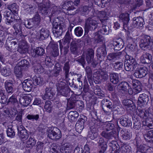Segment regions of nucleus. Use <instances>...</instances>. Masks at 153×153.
<instances>
[{"instance_id": "ea45409f", "label": "nucleus", "mask_w": 153, "mask_h": 153, "mask_svg": "<svg viewBox=\"0 0 153 153\" xmlns=\"http://www.w3.org/2000/svg\"><path fill=\"white\" fill-rule=\"evenodd\" d=\"M98 16L100 18V20L101 23L106 24L108 17L105 11H100L98 13Z\"/></svg>"}, {"instance_id": "aec40b11", "label": "nucleus", "mask_w": 153, "mask_h": 153, "mask_svg": "<svg viewBox=\"0 0 153 153\" xmlns=\"http://www.w3.org/2000/svg\"><path fill=\"white\" fill-rule=\"evenodd\" d=\"M32 98V96L28 94L20 98L19 102L20 104L24 106H27L30 104Z\"/></svg>"}, {"instance_id": "39448f33", "label": "nucleus", "mask_w": 153, "mask_h": 153, "mask_svg": "<svg viewBox=\"0 0 153 153\" xmlns=\"http://www.w3.org/2000/svg\"><path fill=\"white\" fill-rule=\"evenodd\" d=\"M50 3L48 0L43 1L42 3H40L38 6L41 13L44 15H47L50 12Z\"/></svg>"}, {"instance_id": "c03bdc74", "label": "nucleus", "mask_w": 153, "mask_h": 153, "mask_svg": "<svg viewBox=\"0 0 153 153\" xmlns=\"http://www.w3.org/2000/svg\"><path fill=\"white\" fill-rule=\"evenodd\" d=\"M102 29H100L98 31L103 35H108L109 33V28L106 24L102 23Z\"/></svg>"}, {"instance_id": "338daca9", "label": "nucleus", "mask_w": 153, "mask_h": 153, "mask_svg": "<svg viewBox=\"0 0 153 153\" xmlns=\"http://www.w3.org/2000/svg\"><path fill=\"white\" fill-rule=\"evenodd\" d=\"M71 39L69 31L68 30L64 38V42L62 43L69 44Z\"/></svg>"}, {"instance_id": "69168bd1", "label": "nucleus", "mask_w": 153, "mask_h": 153, "mask_svg": "<svg viewBox=\"0 0 153 153\" xmlns=\"http://www.w3.org/2000/svg\"><path fill=\"white\" fill-rule=\"evenodd\" d=\"M31 19L36 26H37L39 25L41 20L40 16L37 12Z\"/></svg>"}, {"instance_id": "e433bc0d", "label": "nucleus", "mask_w": 153, "mask_h": 153, "mask_svg": "<svg viewBox=\"0 0 153 153\" xmlns=\"http://www.w3.org/2000/svg\"><path fill=\"white\" fill-rule=\"evenodd\" d=\"M149 100V98L148 95L145 94H143L140 95L138 99V103L140 104L147 103Z\"/></svg>"}, {"instance_id": "4c0bfd02", "label": "nucleus", "mask_w": 153, "mask_h": 153, "mask_svg": "<svg viewBox=\"0 0 153 153\" xmlns=\"http://www.w3.org/2000/svg\"><path fill=\"white\" fill-rule=\"evenodd\" d=\"M146 140L148 142L153 143V130L148 131L144 135Z\"/></svg>"}, {"instance_id": "f704fd0d", "label": "nucleus", "mask_w": 153, "mask_h": 153, "mask_svg": "<svg viewBox=\"0 0 153 153\" xmlns=\"http://www.w3.org/2000/svg\"><path fill=\"white\" fill-rule=\"evenodd\" d=\"M79 116L78 113L76 111H71L69 112L68 117L70 122L75 121Z\"/></svg>"}, {"instance_id": "bb28decb", "label": "nucleus", "mask_w": 153, "mask_h": 153, "mask_svg": "<svg viewBox=\"0 0 153 153\" xmlns=\"http://www.w3.org/2000/svg\"><path fill=\"white\" fill-rule=\"evenodd\" d=\"M122 56V53L120 52L116 53H110L107 56V59L109 60L115 61L116 60L118 59L121 58Z\"/></svg>"}, {"instance_id": "4be33fe9", "label": "nucleus", "mask_w": 153, "mask_h": 153, "mask_svg": "<svg viewBox=\"0 0 153 153\" xmlns=\"http://www.w3.org/2000/svg\"><path fill=\"white\" fill-rule=\"evenodd\" d=\"M137 151L141 153H152L153 147H149L146 145H140L137 147Z\"/></svg>"}, {"instance_id": "6e6552de", "label": "nucleus", "mask_w": 153, "mask_h": 153, "mask_svg": "<svg viewBox=\"0 0 153 153\" xmlns=\"http://www.w3.org/2000/svg\"><path fill=\"white\" fill-rule=\"evenodd\" d=\"M48 136L51 139L56 140L59 139L62 136L60 130L57 128L49 129L48 132Z\"/></svg>"}, {"instance_id": "5fc2aeb1", "label": "nucleus", "mask_w": 153, "mask_h": 153, "mask_svg": "<svg viewBox=\"0 0 153 153\" xmlns=\"http://www.w3.org/2000/svg\"><path fill=\"white\" fill-rule=\"evenodd\" d=\"M106 106H103L102 107V108L104 112L106 114L108 115H110L112 110L113 105L112 104H109Z\"/></svg>"}, {"instance_id": "9d476101", "label": "nucleus", "mask_w": 153, "mask_h": 153, "mask_svg": "<svg viewBox=\"0 0 153 153\" xmlns=\"http://www.w3.org/2000/svg\"><path fill=\"white\" fill-rule=\"evenodd\" d=\"M93 77L100 80L106 81L108 78L106 71L102 70L97 71L94 73Z\"/></svg>"}, {"instance_id": "c85d7f7f", "label": "nucleus", "mask_w": 153, "mask_h": 153, "mask_svg": "<svg viewBox=\"0 0 153 153\" xmlns=\"http://www.w3.org/2000/svg\"><path fill=\"white\" fill-rule=\"evenodd\" d=\"M123 104L126 107V108L130 110H132L135 108V106L133 102L131 100L126 99L122 101Z\"/></svg>"}, {"instance_id": "4468645a", "label": "nucleus", "mask_w": 153, "mask_h": 153, "mask_svg": "<svg viewBox=\"0 0 153 153\" xmlns=\"http://www.w3.org/2000/svg\"><path fill=\"white\" fill-rule=\"evenodd\" d=\"M119 20L123 22V28L126 30L128 28V25L129 21V14L127 13H123L119 16Z\"/></svg>"}, {"instance_id": "ddd939ff", "label": "nucleus", "mask_w": 153, "mask_h": 153, "mask_svg": "<svg viewBox=\"0 0 153 153\" xmlns=\"http://www.w3.org/2000/svg\"><path fill=\"white\" fill-rule=\"evenodd\" d=\"M148 68L144 67L136 70L134 74V76L137 78H142L144 77L148 74Z\"/></svg>"}, {"instance_id": "e2e57ef3", "label": "nucleus", "mask_w": 153, "mask_h": 153, "mask_svg": "<svg viewBox=\"0 0 153 153\" xmlns=\"http://www.w3.org/2000/svg\"><path fill=\"white\" fill-rule=\"evenodd\" d=\"M24 6L27 7V9L25 10V11L27 13L33 14L34 11H36V8L35 7L30 6L27 4L25 5Z\"/></svg>"}, {"instance_id": "864d4df0", "label": "nucleus", "mask_w": 153, "mask_h": 153, "mask_svg": "<svg viewBox=\"0 0 153 153\" xmlns=\"http://www.w3.org/2000/svg\"><path fill=\"white\" fill-rule=\"evenodd\" d=\"M71 4H73V2L71 1H65L61 6L63 12L66 13L70 7V6L71 5Z\"/></svg>"}, {"instance_id": "5701e85b", "label": "nucleus", "mask_w": 153, "mask_h": 153, "mask_svg": "<svg viewBox=\"0 0 153 153\" xmlns=\"http://www.w3.org/2000/svg\"><path fill=\"white\" fill-rule=\"evenodd\" d=\"M120 122L122 125L125 127L130 126L132 125L131 120L129 119L128 116L126 115L120 117Z\"/></svg>"}, {"instance_id": "a18cd8bd", "label": "nucleus", "mask_w": 153, "mask_h": 153, "mask_svg": "<svg viewBox=\"0 0 153 153\" xmlns=\"http://www.w3.org/2000/svg\"><path fill=\"white\" fill-rule=\"evenodd\" d=\"M109 65L110 67H113L116 70H120L122 69L123 66V62H117L114 63H111Z\"/></svg>"}, {"instance_id": "2f4dec72", "label": "nucleus", "mask_w": 153, "mask_h": 153, "mask_svg": "<svg viewBox=\"0 0 153 153\" xmlns=\"http://www.w3.org/2000/svg\"><path fill=\"white\" fill-rule=\"evenodd\" d=\"M28 46L25 42L20 43L18 51L20 53H25L28 51Z\"/></svg>"}, {"instance_id": "680f3d73", "label": "nucleus", "mask_w": 153, "mask_h": 153, "mask_svg": "<svg viewBox=\"0 0 153 153\" xmlns=\"http://www.w3.org/2000/svg\"><path fill=\"white\" fill-rule=\"evenodd\" d=\"M76 8L74 7L73 5H71L70 7L66 13L70 15H74L77 12Z\"/></svg>"}, {"instance_id": "37998d69", "label": "nucleus", "mask_w": 153, "mask_h": 153, "mask_svg": "<svg viewBox=\"0 0 153 153\" xmlns=\"http://www.w3.org/2000/svg\"><path fill=\"white\" fill-rule=\"evenodd\" d=\"M49 46H51L52 49L51 53L52 56L54 57L57 56L59 54L58 45L56 44L52 45L51 43H50Z\"/></svg>"}, {"instance_id": "a211bd4d", "label": "nucleus", "mask_w": 153, "mask_h": 153, "mask_svg": "<svg viewBox=\"0 0 153 153\" xmlns=\"http://www.w3.org/2000/svg\"><path fill=\"white\" fill-rule=\"evenodd\" d=\"M131 84L133 88V91L135 94L140 92L142 91V86L140 82L137 80H132Z\"/></svg>"}, {"instance_id": "052dcab7", "label": "nucleus", "mask_w": 153, "mask_h": 153, "mask_svg": "<svg viewBox=\"0 0 153 153\" xmlns=\"http://www.w3.org/2000/svg\"><path fill=\"white\" fill-rule=\"evenodd\" d=\"M34 71L37 74H41L44 71V68L39 64H37L34 66Z\"/></svg>"}, {"instance_id": "de8ad7c7", "label": "nucleus", "mask_w": 153, "mask_h": 153, "mask_svg": "<svg viewBox=\"0 0 153 153\" xmlns=\"http://www.w3.org/2000/svg\"><path fill=\"white\" fill-rule=\"evenodd\" d=\"M36 140L34 137H30L26 142L27 146L28 147H33L36 144Z\"/></svg>"}, {"instance_id": "7ed1b4c3", "label": "nucleus", "mask_w": 153, "mask_h": 153, "mask_svg": "<svg viewBox=\"0 0 153 153\" xmlns=\"http://www.w3.org/2000/svg\"><path fill=\"white\" fill-rule=\"evenodd\" d=\"M56 87L58 94L62 96L67 97L70 94V89L65 82H60L56 84Z\"/></svg>"}, {"instance_id": "0eeeda50", "label": "nucleus", "mask_w": 153, "mask_h": 153, "mask_svg": "<svg viewBox=\"0 0 153 153\" xmlns=\"http://www.w3.org/2000/svg\"><path fill=\"white\" fill-rule=\"evenodd\" d=\"M12 23L13 24V27L14 30L13 33L14 35L19 38L21 37L22 34L21 31L22 23L21 21L19 20H14Z\"/></svg>"}, {"instance_id": "a19ab883", "label": "nucleus", "mask_w": 153, "mask_h": 153, "mask_svg": "<svg viewBox=\"0 0 153 153\" xmlns=\"http://www.w3.org/2000/svg\"><path fill=\"white\" fill-rule=\"evenodd\" d=\"M44 107L46 111L49 113H51L53 110V103L50 101H47L45 102Z\"/></svg>"}, {"instance_id": "1a4fd4ad", "label": "nucleus", "mask_w": 153, "mask_h": 153, "mask_svg": "<svg viewBox=\"0 0 153 153\" xmlns=\"http://www.w3.org/2000/svg\"><path fill=\"white\" fill-rule=\"evenodd\" d=\"M100 135L104 138L107 142L111 140L115 139L117 134L115 131H103L101 133Z\"/></svg>"}, {"instance_id": "8fccbe9b", "label": "nucleus", "mask_w": 153, "mask_h": 153, "mask_svg": "<svg viewBox=\"0 0 153 153\" xmlns=\"http://www.w3.org/2000/svg\"><path fill=\"white\" fill-rule=\"evenodd\" d=\"M4 15L5 17H7L6 19L7 21L6 23L7 24H11L14 21V20H15L12 18V15L10 12L5 11L4 12Z\"/></svg>"}, {"instance_id": "603ef678", "label": "nucleus", "mask_w": 153, "mask_h": 153, "mask_svg": "<svg viewBox=\"0 0 153 153\" xmlns=\"http://www.w3.org/2000/svg\"><path fill=\"white\" fill-rule=\"evenodd\" d=\"M61 66V65L58 63H56V64L53 73L54 76H57L59 75V72L62 71Z\"/></svg>"}, {"instance_id": "393cba45", "label": "nucleus", "mask_w": 153, "mask_h": 153, "mask_svg": "<svg viewBox=\"0 0 153 153\" xmlns=\"http://www.w3.org/2000/svg\"><path fill=\"white\" fill-rule=\"evenodd\" d=\"M141 60L144 64H150L152 62V56L149 53H146L143 54L141 57Z\"/></svg>"}, {"instance_id": "49530a36", "label": "nucleus", "mask_w": 153, "mask_h": 153, "mask_svg": "<svg viewBox=\"0 0 153 153\" xmlns=\"http://www.w3.org/2000/svg\"><path fill=\"white\" fill-rule=\"evenodd\" d=\"M35 54L34 56V57H36L39 56H42L45 53V50L43 48L39 47L34 49L33 53Z\"/></svg>"}, {"instance_id": "79ce46f5", "label": "nucleus", "mask_w": 153, "mask_h": 153, "mask_svg": "<svg viewBox=\"0 0 153 153\" xmlns=\"http://www.w3.org/2000/svg\"><path fill=\"white\" fill-rule=\"evenodd\" d=\"M118 87L120 89L124 91H127L130 88L128 83L126 82H122L118 85Z\"/></svg>"}, {"instance_id": "cd10ccee", "label": "nucleus", "mask_w": 153, "mask_h": 153, "mask_svg": "<svg viewBox=\"0 0 153 153\" xmlns=\"http://www.w3.org/2000/svg\"><path fill=\"white\" fill-rule=\"evenodd\" d=\"M76 100L74 96H71L69 99L68 100L67 107L68 109L73 108L76 105Z\"/></svg>"}, {"instance_id": "473e14b6", "label": "nucleus", "mask_w": 153, "mask_h": 153, "mask_svg": "<svg viewBox=\"0 0 153 153\" xmlns=\"http://www.w3.org/2000/svg\"><path fill=\"white\" fill-rule=\"evenodd\" d=\"M77 42L75 40H73L70 44V50L72 53L76 54L78 53Z\"/></svg>"}, {"instance_id": "9b49d317", "label": "nucleus", "mask_w": 153, "mask_h": 153, "mask_svg": "<svg viewBox=\"0 0 153 153\" xmlns=\"http://www.w3.org/2000/svg\"><path fill=\"white\" fill-rule=\"evenodd\" d=\"M39 33L36 36V39L39 41L44 40L48 37L49 35V30L45 28H42L39 30Z\"/></svg>"}, {"instance_id": "f03ea898", "label": "nucleus", "mask_w": 153, "mask_h": 153, "mask_svg": "<svg viewBox=\"0 0 153 153\" xmlns=\"http://www.w3.org/2000/svg\"><path fill=\"white\" fill-rule=\"evenodd\" d=\"M4 91L0 89V102L3 104L7 103V104H11L15 105L18 103V101L16 97L14 95H13L10 97L8 100L7 101V99L6 97L4 94Z\"/></svg>"}, {"instance_id": "3c124183", "label": "nucleus", "mask_w": 153, "mask_h": 153, "mask_svg": "<svg viewBox=\"0 0 153 153\" xmlns=\"http://www.w3.org/2000/svg\"><path fill=\"white\" fill-rule=\"evenodd\" d=\"M29 64V62L27 60L24 59L21 60L18 63L17 66L20 67L23 70L28 68Z\"/></svg>"}, {"instance_id": "4d7b16f0", "label": "nucleus", "mask_w": 153, "mask_h": 153, "mask_svg": "<svg viewBox=\"0 0 153 153\" xmlns=\"http://www.w3.org/2000/svg\"><path fill=\"white\" fill-rule=\"evenodd\" d=\"M44 144L42 142L39 141L37 142L36 145V151L37 153H42Z\"/></svg>"}, {"instance_id": "c9c22d12", "label": "nucleus", "mask_w": 153, "mask_h": 153, "mask_svg": "<svg viewBox=\"0 0 153 153\" xmlns=\"http://www.w3.org/2000/svg\"><path fill=\"white\" fill-rule=\"evenodd\" d=\"M125 62L131 64L136 67H137V64L135 59L132 56L128 55H127L126 56Z\"/></svg>"}, {"instance_id": "2eb2a0df", "label": "nucleus", "mask_w": 153, "mask_h": 153, "mask_svg": "<svg viewBox=\"0 0 153 153\" xmlns=\"http://www.w3.org/2000/svg\"><path fill=\"white\" fill-rule=\"evenodd\" d=\"M18 131V135L22 140H24L28 138L29 134H27V131L22 126L17 127Z\"/></svg>"}, {"instance_id": "72a5a7b5", "label": "nucleus", "mask_w": 153, "mask_h": 153, "mask_svg": "<svg viewBox=\"0 0 153 153\" xmlns=\"http://www.w3.org/2000/svg\"><path fill=\"white\" fill-rule=\"evenodd\" d=\"M60 49L61 53L64 55H66L69 51V45L68 43H60Z\"/></svg>"}, {"instance_id": "f8f14e48", "label": "nucleus", "mask_w": 153, "mask_h": 153, "mask_svg": "<svg viewBox=\"0 0 153 153\" xmlns=\"http://www.w3.org/2000/svg\"><path fill=\"white\" fill-rule=\"evenodd\" d=\"M144 24L143 19L140 16L134 17L132 19V25L134 27L142 29Z\"/></svg>"}, {"instance_id": "20e7f679", "label": "nucleus", "mask_w": 153, "mask_h": 153, "mask_svg": "<svg viewBox=\"0 0 153 153\" xmlns=\"http://www.w3.org/2000/svg\"><path fill=\"white\" fill-rule=\"evenodd\" d=\"M152 45H153V38L149 36L145 35L140 40V46L143 50L149 49Z\"/></svg>"}, {"instance_id": "bf43d9fd", "label": "nucleus", "mask_w": 153, "mask_h": 153, "mask_svg": "<svg viewBox=\"0 0 153 153\" xmlns=\"http://www.w3.org/2000/svg\"><path fill=\"white\" fill-rule=\"evenodd\" d=\"M22 70V69L19 67L17 66L16 67L14 70V73L16 77L18 78H21L23 76Z\"/></svg>"}, {"instance_id": "c756f323", "label": "nucleus", "mask_w": 153, "mask_h": 153, "mask_svg": "<svg viewBox=\"0 0 153 153\" xmlns=\"http://www.w3.org/2000/svg\"><path fill=\"white\" fill-rule=\"evenodd\" d=\"M94 51L92 49H89L88 50L86 55V60L88 63H91L94 59Z\"/></svg>"}, {"instance_id": "774afa93", "label": "nucleus", "mask_w": 153, "mask_h": 153, "mask_svg": "<svg viewBox=\"0 0 153 153\" xmlns=\"http://www.w3.org/2000/svg\"><path fill=\"white\" fill-rule=\"evenodd\" d=\"M11 73V70L10 68H4L1 70V73L3 76H7L10 75Z\"/></svg>"}, {"instance_id": "423d86ee", "label": "nucleus", "mask_w": 153, "mask_h": 153, "mask_svg": "<svg viewBox=\"0 0 153 153\" xmlns=\"http://www.w3.org/2000/svg\"><path fill=\"white\" fill-rule=\"evenodd\" d=\"M98 24L96 20L89 17L85 20L84 29L88 30H94L97 27Z\"/></svg>"}, {"instance_id": "f3484780", "label": "nucleus", "mask_w": 153, "mask_h": 153, "mask_svg": "<svg viewBox=\"0 0 153 153\" xmlns=\"http://www.w3.org/2000/svg\"><path fill=\"white\" fill-rule=\"evenodd\" d=\"M55 93L53 90V89L51 87H46L45 90V94L42 96L43 100H45L48 99H52L55 95Z\"/></svg>"}, {"instance_id": "412c9836", "label": "nucleus", "mask_w": 153, "mask_h": 153, "mask_svg": "<svg viewBox=\"0 0 153 153\" xmlns=\"http://www.w3.org/2000/svg\"><path fill=\"white\" fill-rule=\"evenodd\" d=\"M4 86L6 92L8 94H12L14 91V85L11 80L6 81L4 83Z\"/></svg>"}, {"instance_id": "58836bf2", "label": "nucleus", "mask_w": 153, "mask_h": 153, "mask_svg": "<svg viewBox=\"0 0 153 153\" xmlns=\"http://www.w3.org/2000/svg\"><path fill=\"white\" fill-rule=\"evenodd\" d=\"M33 84L35 85H41L43 84V79L40 76H35L33 78Z\"/></svg>"}, {"instance_id": "7c9ffc66", "label": "nucleus", "mask_w": 153, "mask_h": 153, "mask_svg": "<svg viewBox=\"0 0 153 153\" xmlns=\"http://www.w3.org/2000/svg\"><path fill=\"white\" fill-rule=\"evenodd\" d=\"M110 81L113 84H116L119 81V74L116 73H111L109 75Z\"/></svg>"}, {"instance_id": "09e8293b", "label": "nucleus", "mask_w": 153, "mask_h": 153, "mask_svg": "<svg viewBox=\"0 0 153 153\" xmlns=\"http://www.w3.org/2000/svg\"><path fill=\"white\" fill-rule=\"evenodd\" d=\"M121 153H132L131 147L128 145H124L120 148Z\"/></svg>"}, {"instance_id": "6ab92c4d", "label": "nucleus", "mask_w": 153, "mask_h": 153, "mask_svg": "<svg viewBox=\"0 0 153 153\" xmlns=\"http://www.w3.org/2000/svg\"><path fill=\"white\" fill-rule=\"evenodd\" d=\"M33 83L30 79H27L22 82V87L26 92H30L33 87Z\"/></svg>"}, {"instance_id": "b1692460", "label": "nucleus", "mask_w": 153, "mask_h": 153, "mask_svg": "<svg viewBox=\"0 0 153 153\" xmlns=\"http://www.w3.org/2000/svg\"><path fill=\"white\" fill-rule=\"evenodd\" d=\"M113 49L115 51H119L123 48L124 45L123 40L121 39H119L113 43Z\"/></svg>"}, {"instance_id": "13d9d810", "label": "nucleus", "mask_w": 153, "mask_h": 153, "mask_svg": "<svg viewBox=\"0 0 153 153\" xmlns=\"http://www.w3.org/2000/svg\"><path fill=\"white\" fill-rule=\"evenodd\" d=\"M99 32L97 31L94 33V38L95 41L97 43L102 42L104 40L103 37L99 34Z\"/></svg>"}, {"instance_id": "dca6fc26", "label": "nucleus", "mask_w": 153, "mask_h": 153, "mask_svg": "<svg viewBox=\"0 0 153 153\" xmlns=\"http://www.w3.org/2000/svg\"><path fill=\"white\" fill-rule=\"evenodd\" d=\"M81 11V15L85 16L89 13L90 11L93 13V14H91V16H95V10L93 7V4L92 3L90 5L88 6L85 5L82 8Z\"/></svg>"}, {"instance_id": "a878e982", "label": "nucleus", "mask_w": 153, "mask_h": 153, "mask_svg": "<svg viewBox=\"0 0 153 153\" xmlns=\"http://www.w3.org/2000/svg\"><path fill=\"white\" fill-rule=\"evenodd\" d=\"M107 54L106 48L104 45L98 48L97 51V56L98 57L101 58L105 57Z\"/></svg>"}, {"instance_id": "6e6d98bb", "label": "nucleus", "mask_w": 153, "mask_h": 153, "mask_svg": "<svg viewBox=\"0 0 153 153\" xmlns=\"http://www.w3.org/2000/svg\"><path fill=\"white\" fill-rule=\"evenodd\" d=\"M7 8L13 13H17L18 9L16 4L14 3L13 4L8 5Z\"/></svg>"}, {"instance_id": "0e129e2a", "label": "nucleus", "mask_w": 153, "mask_h": 153, "mask_svg": "<svg viewBox=\"0 0 153 153\" xmlns=\"http://www.w3.org/2000/svg\"><path fill=\"white\" fill-rule=\"evenodd\" d=\"M58 8L56 7H53L51 15L49 16L50 20H51L52 17L57 16L60 13V11Z\"/></svg>"}, {"instance_id": "f257e3e1", "label": "nucleus", "mask_w": 153, "mask_h": 153, "mask_svg": "<svg viewBox=\"0 0 153 153\" xmlns=\"http://www.w3.org/2000/svg\"><path fill=\"white\" fill-rule=\"evenodd\" d=\"M63 18L55 17L53 19V32L56 37L61 36L62 32V29L64 25Z\"/></svg>"}]
</instances>
